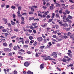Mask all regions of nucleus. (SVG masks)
Instances as JSON below:
<instances>
[{"label": "nucleus", "mask_w": 74, "mask_h": 74, "mask_svg": "<svg viewBox=\"0 0 74 74\" xmlns=\"http://www.w3.org/2000/svg\"><path fill=\"white\" fill-rule=\"evenodd\" d=\"M42 8H43V9H44L45 10H46L47 7L46 6H44L42 7Z\"/></svg>", "instance_id": "603ef678"}, {"label": "nucleus", "mask_w": 74, "mask_h": 74, "mask_svg": "<svg viewBox=\"0 0 74 74\" xmlns=\"http://www.w3.org/2000/svg\"><path fill=\"white\" fill-rule=\"evenodd\" d=\"M3 20L4 21L5 23V24H6L7 23V20L5 18H3Z\"/></svg>", "instance_id": "ddd939ff"}, {"label": "nucleus", "mask_w": 74, "mask_h": 74, "mask_svg": "<svg viewBox=\"0 0 74 74\" xmlns=\"http://www.w3.org/2000/svg\"><path fill=\"white\" fill-rule=\"evenodd\" d=\"M29 14H33V12L30 11L29 12Z\"/></svg>", "instance_id": "5fc2aeb1"}, {"label": "nucleus", "mask_w": 74, "mask_h": 74, "mask_svg": "<svg viewBox=\"0 0 74 74\" xmlns=\"http://www.w3.org/2000/svg\"><path fill=\"white\" fill-rule=\"evenodd\" d=\"M41 57H42V58H43V59H44V60H48V59H49V58H51V57L50 56L47 57V56L46 55L45 56H41Z\"/></svg>", "instance_id": "f257e3e1"}, {"label": "nucleus", "mask_w": 74, "mask_h": 74, "mask_svg": "<svg viewBox=\"0 0 74 74\" xmlns=\"http://www.w3.org/2000/svg\"><path fill=\"white\" fill-rule=\"evenodd\" d=\"M71 34V33H70V32H69L67 34V36H70Z\"/></svg>", "instance_id": "f704fd0d"}, {"label": "nucleus", "mask_w": 74, "mask_h": 74, "mask_svg": "<svg viewBox=\"0 0 74 74\" xmlns=\"http://www.w3.org/2000/svg\"><path fill=\"white\" fill-rule=\"evenodd\" d=\"M27 74H33V72H31L30 71H28L27 72Z\"/></svg>", "instance_id": "aec40b11"}, {"label": "nucleus", "mask_w": 74, "mask_h": 74, "mask_svg": "<svg viewBox=\"0 0 74 74\" xmlns=\"http://www.w3.org/2000/svg\"><path fill=\"white\" fill-rule=\"evenodd\" d=\"M4 50L5 51H6V52H10L11 51V49L8 48H4Z\"/></svg>", "instance_id": "7ed1b4c3"}, {"label": "nucleus", "mask_w": 74, "mask_h": 74, "mask_svg": "<svg viewBox=\"0 0 74 74\" xmlns=\"http://www.w3.org/2000/svg\"><path fill=\"white\" fill-rule=\"evenodd\" d=\"M34 40H31V41H30V43L31 44H33V42H34Z\"/></svg>", "instance_id": "680f3d73"}, {"label": "nucleus", "mask_w": 74, "mask_h": 74, "mask_svg": "<svg viewBox=\"0 0 74 74\" xmlns=\"http://www.w3.org/2000/svg\"><path fill=\"white\" fill-rule=\"evenodd\" d=\"M52 37H53V38H56L57 37L55 35H53Z\"/></svg>", "instance_id": "69168bd1"}, {"label": "nucleus", "mask_w": 74, "mask_h": 74, "mask_svg": "<svg viewBox=\"0 0 74 74\" xmlns=\"http://www.w3.org/2000/svg\"><path fill=\"white\" fill-rule=\"evenodd\" d=\"M21 25H25V23L23 21H22L21 22Z\"/></svg>", "instance_id": "37998d69"}, {"label": "nucleus", "mask_w": 74, "mask_h": 74, "mask_svg": "<svg viewBox=\"0 0 74 74\" xmlns=\"http://www.w3.org/2000/svg\"><path fill=\"white\" fill-rule=\"evenodd\" d=\"M12 53H9V56H12Z\"/></svg>", "instance_id": "774afa93"}, {"label": "nucleus", "mask_w": 74, "mask_h": 74, "mask_svg": "<svg viewBox=\"0 0 74 74\" xmlns=\"http://www.w3.org/2000/svg\"><path fill=\"white\" fill-rule=\"evenodd\" d=\"M65 20L66 21H65V22H70V23L71 22V21H70V20H69V19L68 18H66Z\"/></svg>", "instance_id": "9d476101"}, {"label": "nucleus", "mask_w": 74, "mask_h": 74, "mask_svg": "<svg viewBox=\"0 0 74 74\" xmlns=\"http://www.w3.org/2000/svg\"><path fill=\"white\" fill-rule=\"evenodd\" d=\"M50 5V4L49 3H47L46 5L47 7H49Z\"/></svg>", "instance_id": "c85d7f7f"}, {"label": "nucleus", "mask_w": 74, "mask_h": 74, "mask_svg": "<svg viewBox=\"0 0 74 74\" xmlns=\"http://www.w3.org/2000/svg\"><path fill=\"white\" fill-rule=\"evenodd\" d=\"M56 7H60V4H58L56 5Z\"/></svg>", "instance_id": "ea45409f"}, {"label": "nucleus", "mask_w": 74, "mask_h": 74, "mask_svg": "<svg viewBox=\"0 0 74 74\" xmlns=\"http://www.w3.org/2000/svg\"><path fill=\"white\" fill-rule=\"evenodd\" d=\"M29 38L30 39V40H32V39H33V37L32 36H29Z\"/></svg>", "instance_id": "7c9ffc66"}, {"label": "nucleus", "mask_w": 74, "mask_h": 74, "mask_svg": "<svg viewBox=\"0 0 74 74\" xmlns=\"http://www.w3.org/2000/svg\"><path fill=\"white\" fill-rule=\"evenodd\" d=\"M50 17H51V16H49V15H48L47 16L46 18H47V19H49V18H50Z\"/></svg>", "instance_id": "3c124183"}, {"label": "nucleus", "mask_w": 74, "mask_h": 74, "mask_svg": "<svg viewBox=\"0 0 74 74\" xmlns=\"http://www.w3.org/2000/svg\"><path fill=\"white\" fill-rule=\"evenodd\" d=\"M14 74H17L18 73V72H17V71H14V73H13Z\"/></svg>", "instance_id": "79ce46f5"}, {"label": "nucleus", "mask_w": 74, "mask_h": 74, "mask_svg": "<svg viewBox=\"0 0 74 74\" xmlns=\"http://www.w3.org/2000/svg\"><path fill=\"white\" fill-rule=\"evenodd\" d=\"M29 64V63L28 62H25L24 63V65L26 67H28Z\"/></svg>", "instance_id": "20e7f679"}, {"label": "nucleus", "mask_w": 74, "mask_h": 74, "mask_svg": "<svg viewBox=\"0 0 74 74\" xmlns=\"http://www.w3.org/2000/svg\"><path fill=\"white\" fill-rule=\"evenodd\" d=\"M61 5L62 7V8H64L65 7V4H61Z\"/></svg>", "instance_id": "49530a36"}, {"label": "nucleus", "mask_w": 74, "mask_h": 74, "mask_svg": "<svg viewBox=\"0 0 74 74\" xmlns=\"http://www.w3.org/2000/svg\"><path fill=\"white\" fill-rule=\"evenodd\" d=\"M7 25L9 27H11V25L10 23H8L7 24Z\"/></svg>", "instance_id": "c9c22d12"}, {"label": "nucleus", "mask_w": 74, "mask_h": 74, "mask_svg": "<svg viewBox=\"0 0 74 74\" xmlns=\"http://www.w3.org/2000/svg\"><path fill=\"white\" fill-rule=\"evenodd\" d=\"M38 16H40L41 18H42V14H41L39 13H38Z\"/></svg>", "instance_id": "2f4dec72"}, {"label": "nucleus", "mask_w": 74, "mask_h": 74, "mask_svg": "<svg viewBox=\"0 0 74 74\" xmlns=\"http://www.w3.org/2000/svg\"><path fill=\"white\" fill-rule=\"evenodd\" d=\"M56 18H60V16H59V15L58 14H56Z\"/></svg>", "instance_id": "f3484780"}, {"label": "nucleus", "mask_w": 74, "mask_h": 74, "mask_svg": "<svg viewBox=\"0 0 74 74\" xmlns=\"http://www.w3.org/2000/svg\"><path fill=\"white\" fill-rule=\"evenodd\" d=\"M3 47H7V45H8L7 44V43L6 42L5 43H3Z\"/></svg>", "instance_id": "9b49d317"}, {"label": "nucleus", "mask_w": 74, "mask_h": 74, "mask_svg": "<svg viewBox=\"0 0 74 74\" xmlns=\"http://www.w3.org/2000/svg\"><path fill=\"white\" fill-rule=\"evenodd\" d=\"M38 44V43L36 42V41H35L34 43L33 44V45H34V46H36L37 45V44Z\"/></svg>", "instance_id": "4468645a"}, {"label": "nucleus", "mask_w": 74, "mask_h": 74, "mask_svg": "<svg viewBox=\"0 0 74 74\" xmlns=\"http://www.w3.org/2000/svg\"><path fill=\"white\" fill-rule=\"evenodd\" d=\"M67 61V60L66 59H64V58H63L62 59V62H66Z\"/></svg>", "instance_id": "473e14b6"}, {"label": "nucleus", "mask_w": 74, "mask_h": 74, "mask_svg": "<svg viewBox=\"0 0 74 74\" xmlns=\"http://www.w3.org/2000/svg\"><path fill=\"white\" fill-rule=\"evenodd\" d=\"M55 14L54 13H53L52 16L51 17V18H52V19H53V18H54V16H55Z\"/></svg>", "instance_id": "393cba45"}, {"label": "nucleus", "mask_w": 74, "mask_h": 74, "mask_svg": "<svg viewBox=\"0 0 74 74\" xmlns=\"http://www.w3.org/2000/svg\"><path fill=\"white\" fill-rule=\"evenodd\" d=\"M63 37L64 39H67V38H68V37L67 36H64Z\"/></svg>", "instance_id": "e433bc0d"}, {"label": "nucleus", "mask_w": 74, "mask_h": 74, "mask_svg": "<svg viewBox=\"0 0 74 74\" xmlns=\"http://www.w3.org/2000/svg\"><path fill=\"white\" fill-rule=\"evenodd\" d=\"M72 60V59L71 58H69V57L68 58L66 59V60L68 62H69V61H70V60Z\"/></svg>", "instance_id": "6ab92c4d"}, {"label": "nucleus", "mask_w": 74, "mask_h": 74, "mask_svg": "<svg viewBox=\"0 0 74 74\" xmlns=\"http://www.w3.org/2000/svg\"><path fill=\"white\" fill-rule=\"evenodd\" d=\"M45 47V46H40V49H43V48H44Z\"/></svg>", "instance_id": "58836bf2"}, {"label": "nucleus", "mask_w": 74, "mask_h": 74, "mask_svg": "<svg viewBox=\"0 0 74 74\" xmlns=\"http://www.w3.org/2000/svg\"><path fill=\"white\" fill-rule=\"evenodd\" d=\"M65 12L66 14H70V12L69 10H66Z\"/></svg>", "instance_id": "a878e982"}, {"label": "nucleus", "mask_w": 74, "mask_h": 74, "mask_svg": "<svg viewBox=\"0 0 74 74\" xmlns=\"http://www.w3.org/2000/svg\"><path fill=\"white\" fill-rule=\"evenodd\" d=\"M5 7V4H4V3L2 4L1 5V7L4 8V7Z\"/></svg>", "instance_id": "412c9836"}, {"label": "nucleus", "mask_w": 74, "mask_h": 74, "mask_svg": "<svg viewBox=\"0 0 74 74\" xmlns=\"http://www.w3.org/2000/svg\"><path fill=\"white\" fill-rule=\"evenodd\" d=\"M57 40H58V41H60L61 40H62V39H60L59 38H58L57 39Z\"/></svg>", "instance_id": "c03bdc74"}, {"label": "nucleus", "mask_w": 74, "mask_h": 74, "mask_svg": "<svg viewBox=\"0 0 74 74\" xmlns=\"http://www.w3.org/2000/svg\"><path fill=\"white\" fill-rule=\"evenodd\" d=\"M35 56L36 57H39V56L38 55V54H37V53H36V54Z\"/></svg>", "instance_id": "0e129e2a"}, {"label": "nucleus", "mask_w": 74, "mask_h": 74, "mask_svg": "<svg viewBox=\"0 0 74 74\" xmlns=\"http://www.w3.org/2000/svg\"><path fill=\"white\" fill-rule=\"evenodd\" d=\"M46 42H47V39L45 38L43 40V43L44 44H45V43H46Z\"/></svg>", "instance_id": "b1692460"}, {"label": "nucleus", "mask_w": 74, "mask_h": 74, "mask_svg": "<svg viewBox=\"0 0 74 74\" xmlns=\"http://www.w3.org/2000/svg\"><path fill=\"white\" fill-rule=\"evenodd\" d=\"M31 10L33 12H34V8L32 7H31Z\"/></svg>", "instance_id": "cd10ccee"}, {"label": "nucleus", "mask_w": 74, "mask_h": 74, "mask_svg": "<svg viewBox=\"0 0 74 74\" xmlns=\"http://www.w3.org/2000/svg\"><path fill=\"white\" fill-rule=\"evenodd\" d=\"M67 55H68V56L70 57V58H72L73 56H72V54H71V53H67Z\"/></svg>", "instance_id": "1a4fd4ad"}, {"label": "nucleus", "mask_w": 74, "mask_h": 74, "mask_svg": "<svg viewBox=\"0 0 74 74\" xmlns=\"http://www.w3.org/2000/svg\"><path fill=\"white\" fill-rule=\"evenodd\" d=\"M28 32L29 33H32V32H33V31H32V30H31L30 29H29L28 30Z\"/></svg>", "instance_id": "338daca9"}, {"label": "nucleus", "mask_w": 74, "mask_h": 74, "mask_svg": "<svg viewBox=\"0 0 74 74\" xmlns=\"http://www.w3.org/2000/svg\"><path fill=\"white\" fill-rule=\"evenodd\" d=\"M21 20L22 21H24V20L25 19V18L23 17H22L21 18Z\"/></svg>", "instance_id": "09e8293b"}, {"label": "nucleus", "mask_w": 74, "mask_h": 74, "mask_svg": "<svg viewBox=\"0 0 74 74\" xmlns=\"http://www.w3.org/2000/svg\"><path fill=\"white\" fill-rule=\"evenodd\" d=\"M29 28L31 29H32V30H33V29H34V27H33V26L31 25V26H29Z\"/></svg>", "instance_id": "72a5a7b5"}, {"label": "nucleus", "mask_w": 74, "mask_h": 74, "mask_svg": "<svg viewBox=\"0 0 74 74\" xmlns=\"http://www.w3.org/2000/svg\"><path fill=\"white\" fill-rule=\"evenodd\" d=\"M22 7L21 6H18V11H21V8Z\"/></svg>", "instance_id": "5701e85b"}, {"label": "nucleus", "mask_w": 74, "mask_h": 74, "mask_svg": "<svg viewBox=\"0 0 74 74\" xmlns=\"http://www.w3.org/2000/svg\"><path fill=\"white\" fill-rule=\"evenodd\" d=\"M34 19V17H29V21H31L32 20H33Z\"/></svg>", "instance_id": "4be33fe9"}, {"label": "nucleus", "mask_w": 74, "mask_h": 74, "mask_svg": "<svg viewBox=\"0 0 74 74\" xmlns=\"http://www.w3.org/2000/svg\"><path fill=\"white\" fill-rule=\"evenodd\" d=\"M67 18H69V19H73V17H72V16L69 15H68Z\"/></svg>", "instance_id": "2eb2a0df"}, {"label": "nucleus", "mask_w": 74, "mask_h": 74, "mask_svg": "<svg viewBox=\"0 0 74 74\" xmlns=\"http://www.w3.org/2000/svg\"><path fill=\"white\" fill-rule=\"evenodd\" d=\"M19 51H20V52H23V53H24V52H25V51L23 50L22 49H21V50H19Z\"/></svg>", "instance_id": "a211bd4d"}, {"label": "nucleus", "mask_w": 74, "mask_h": 74, "mask_svg": "<svg viewBox=\"0 0 74 74\" xmlns=\"http://www.w3.org/2000/svg\"><path fill=\"white\" fill-rule=\"evenodd\" d=\"M51 5V6H50L49 7L50 10H53V7L54 6V5L52 4Z\"/></svg>", "instance_id": "423d86ee"}, {"label": "nucleus", "mask_w": 74, "mask_h": 74, "mask_svg": "<svg viewBox=\"0 0 74 74\" xmlns=\"http://www.w3.org/2000/svg\"><path fill=\"white\" fill-rule=\"evenodd\" d=\"M44 64H42L40 65V69H44Z\"/></svg>", "instance_id": "0eeeda50"}, {"label": "nucleus", "mask_w": 74, "mask_h": 74, "mask_svg": "<svg viewBox=\"0 0 74 74\" xmlns=\"http://www.w3.org/2000/svg\"><path fill=\"white\" fill-rule=\"evenodd\" d=\"M11 8L12 9H15V6H12Z\"/></svg>", "instance_id": "6e6d98bb"}, {"label": "nucleus", "mask_w": 74, "mask_h": 74, "mask_svg": "<svg viewBox=\"0 0 74 74\" xmlns=\"http://www.w3.org/2000/svg\"><path fill=\"white\" fill-rule=\"evenodd\" d=\"M16 41H19V37H17V38H16Z\"/></svg>", "instance_id": "052dcab7"}, {"label": "nucleus", "mask_w": 74, "mask_h": 74, "mask_svg": "<svg viewBox=\"0 0 74 74\" xmlns=\"http://www.w3.org/2000/svg\"><path fill=\"white\" fill-rule=\"evenodd\" d=\"M52 46V43L51 42H49L48 43L47 45V47H49Z\"/></svg>", "instance_id": "6e6552de"}, {"label": "nucleus", "mask_w": 74, "mask_h": 74, "mask_svg": "<svg viewBox=\"0 0 74 74\" xmlns=\"http://www.w3.org/2000/svg\"><path fill=\"white\" fill-rule=\"evenodd\" d=\"M32 7H34V8H38L37 6L34 5V6H32Z\"/></svg>", "instance_id": "a18cd8bd"}, {"label": "nucleus", "mask_w": 74, "mask_h": 74, "mask_svg": "<svg viewBox=\"0 0 74 74\" xmlns=\"http://www.w3.org/2000/svg\"><path fill=\"white\" fill-rule=\"evenodd\" d=\"M53 20V18L50 19H49V20L48 21V22L49 23V22H52V21Z\"/></svg>", "instance_id": "bb28decb"}, {"label": "nucleus", "mask_w": 74, "mask_h": 74, "mask_svg": "<svg viewBox=\"0 0 74 74\" xmlns=\"http://www.w3.org/2000/svg\"><path fill=\"white\" fill-rule=\"evenodd\" d=\"M36 25H37V23H32V25L33 26H34V27L35 29L37 28V27H38V26H36Z\"/></svg>", "instance_id": "39448f33"}, {"label": "nucleus", "mask_w": 74, "mask_h": 74, "mask_svg": "<svg viewBox=\"0 0 74 74\" xmlns=\"http://www.w3.org/2000/svg\"><path fill=\"white\" fill-rule=\"evenodd\" d=\"M70 28H66V31H69V30H70Z\"/></svg>", "instance_id": "864d4df0"}, {"label": "nucleus", "mask_w": 74, "mask_h": 74, "mask_svg": "<svg viewBox=\"0 0 74 74\" xmlns=\"http://www.w3.org/2000/svg\"><path fill=\"white\" fill-rule=\"evenodd\" d=\"M59 14H62L63 13V11L62 10H60L59 11Z\"/></svg>", "instance_id": "de8ad7c7"}, {"label": "nucleus", "mask_w": 74, "mask_h": 74, "mask_svg": "<svg viewBox=\"0 0 74 74\" xmlns=\"http://www.w3.org/2000/svg\"><path fill=\"white\" fill-rule=\"evenodd\" d=\"M27 53H28V54H31L32 52H30V51H28L27 52Z\"/></svg>", "instance_id": "bf43d9fd"}, {"label": "nucleus", "mask_w": 74, "mask_h": 74, "mask_svg": "<svg viewBox=\"0 0 74 74\" xmlns=\"http://www.w3.org/2000/svg\"><path fill=\"white\" fill-rule=\"evenodd\" d=\"M37 40L39 41V42H41V41H42V38L40 37H39L37 38Z\"/></svg>", "instance_id": "f03ea898"}, {"label": "nucleus", "mask_w": 74, "mask_h": 74, "mask_svg": "<svg viewBox=\"0 0 74 74\" xmlns=\"http://www.w3.org/2000/svg\"><path fill=\"white\" fill-rule=\"evenodd\" d=\"M66 16H65V15H64L63 19H64H64H66Z\"/></svg>", "instance_id": "4d7b16f0"}, {"label": "nucleus", "mask_w": 74, "mask_h": 74, "mask_svg": "<svg viewBox=\"0 0 74 74\" xmlns=\"http://www.w3.org/2000/svg\"><path fill=\"white\" fill-rule=\"evenodd\" d=\"M13 49L14 50H15V51H17V50H18V48H17V47L16 46H15L14 47Z\"/></svg>", "instance_id": "f8f14e48"}, {"label": "nucleus", "mask_w": 74, "mask_h": 74, "mask_svg": "<svg viewBox=\"0 0 74 74\" xmlns=\"http://www.w3.org/2000/svg\"><path fill=\"white\" fill-rule=\"evenodd\" d=\"M49 13V11H47L45 12L44 13L45 15H47L48 13Z\"/></svg>", "instance_id": "c756f323"}, {"label": "nucleus", "mask_w": 74, "mask_h": 74, "mask_svg": "<svg viewBox=\"0 0 74 74\" xmlns=\"http://www.w3.org/2000/svg\"><path fill=\"white\" fill-rule=\"evenodd\" d=\"M64 25H65L64 26V27H66V26H67V27H68L69 26V25L66 23L64 24Z\"/></svg>", "instance_id": "a19ab883"}, {"label": "nucleus", "mask_w": 74, "mask_h": 74, "mask_svg": "<svg viewBox=\"0 0 74 74\" xmlns=\"http://www.w3.org/2000/svg\"><path fill=\"white\" fill-rule=\"evenodd\" d=\"M39 21V19L38 18H35L34 19V21Z\"/></svg>", "instance_id": "8fccbe9b"}, {"label": "nucleus", "mask_w": 74, "mask_h": 74, "mask_svg": "<svg viewBox=\"0 0 74 74\" xmlns=\"http://www.w3.org/2000/svg\"><path fill=\"white\" fill-rule=\"evenodd\" d=\"M73 37H74V35L72 34L70 36V38H71H71H73Z\"/></svg>", "instance_id": "4c0bfd02"}, {"label": "nucleus", "mask_w": 74, "mask_h": 74, "mask_svg": "<svg viewBox=\"0 0 74 74\" xmlns=\"http://www.w3.org/2000/svg\"><path fill=\"white\" fill-rule=\"evenodd\" d=\"M23 47L24 48H27V47H28V46L27 45H25L23 46Z\"/></svg>", "instance_id": "13d9d810"}, {"label": "nucleus", "mask_w": 74, "mask_h": 74, "mask_svg": "<svg viewBox=\"0 0 74 74\" xmlns=\"http://www.w3.org/2000/svg\"><path fill=\"white\" fill-rule=\"evenodd\" d=\"M68 52L70 53H72V52L70 50H69L68 51Z\"/></svg>", "instance_id": "e2e57ef3"}, {"label": "nucleus", "mask_w": 74, "mask_h": 74, "mask_svg": "<svg viewBox=\"0 0 74 74\" xmlns=\"http://www.w3.org/2000/svg\"><path fill=\"white\" fill-rule=\"evenodd\" d=\"M11 23L12 25H15V23L14 22V21H11Z\"/></svg>", "instance_id": "dca6fc26"}]
</instances>
